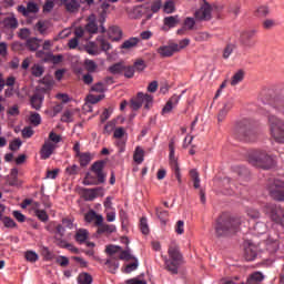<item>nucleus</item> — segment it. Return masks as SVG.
I'll return each instance as SVG.
<instances>
[{
  "label": "nucleus",
  "mask_w": 284,
  "mask_h": 284,
  "mask_svg": "<svg viewBox=\"0 0 284 284\" xmlns=\"http://www.w3.org/2000/svg\"><path fill=\"white\" fill-rule=\"evenodd\" d=\"M169 258L164 257L165 268L172 274H179V267L183 265V255L176 242H172L169 246Z\"/></svg>",
  "instance_id": "nucleus-1"
},
{
  "label": "nucleus",
  "mask_w": 284,
  "mask_h": 284,
  "mask_svg": "<svg viewBox=\"0 0 284 284\" xmlns=\"http://www.w3.org/2000/svg\"><path fill=\"white\" fill-rule=\"evenodd\" d=\"M248 163H251V165H254V168H262V170H272V168H274V165L276 164V160H274V156L268 155L265 152L257 151L248 156Z\"/></svg>",
  "instance_id": "nucleus-2"
},
{
  "label": "nucleus",
  "mask_w": 284,
  "mask_h": 284,
  "mask_svg": "<svg viewBox=\"0 0 284 284\" xmlns=\"http://www.w3.org/2000/svg\"><path fill=\"white\" fill-rule=\"evenodd\" d=\"M103 168H105L104 161H97L91 166V172L95 174L97 179L92 178V174L87 173L83 185H98L99 183H105V173L103 172Z\"/></svg>",
  "instance_id": "nucleus-3"
},
{
  "label": "nucleus",
  "mask_w": 284,
  "mask_h": 284,
  "mask_svg": "<svg viewBox=\"0 0 284 284\" xmlns=\"http://www.w3.org/2000/svg\"><path fill=\"white\" fill-rule=\"evenodd\" d=\"M241 225V222L236 219H230L224 220L223 216H221L217 220L215 232L216 236H225L226 234H230V232H236V229Z\"/></svg>",
  "instance_id": "nucleus-4"
},
{
  "label": "nucleus",
  "mask_w": 284,
  "mask_h": 284,
  "mask_svg": "<svg viewBox=\"0 0 284 284\" xmlns=\"http://www.w3.org/2000/svg\"><path fill=\"white\" fill-rule=\"evenodd\" d=\"M268 123L271 125V134L277 143H284V123L283 120L276 115H268Z\"/></svg>",
  "instance_id": "nucleus-5"
},
{
  "label": "nucleus",
  "mask_w": 284,
  "mask_h": 284,
  "mask_svg": "<svg viewBox=\"0 0 284 284\" xmlns=\"http://www.w3.org/2000/svg\"><path fill=\"white\" fill-rule=\"evenodd\" d=\"M267 190L274 201H284V182L281 180H274L268 184Z\"/></svg>",
  "instance_id": "nucleus-6"
},
{
  "label": "nucleus",
  "mask_w": 284,
  "mask_h": 284,
  "mask_svg": "<svg viewBox=\"0 0 284 284\" xmlns=\"http://www.w3.org/2000/svg\"><path fill=\"white\" fill-rule=\"evenodd\" d=\"M265 212L275 223H280V225H284V211L281 207H277L274 204H267L265 206Z\"/></svg>",
  "instance_id": "nucleus-7"
},
{
  "label": "nucleus",
  "mask_w": 284,
  "mask_h": 284,
  "mask_svg": "<svg viewBox=\"0 0 284 284\" xmlns=\"http://www.w3.org/2000/svg\"><path fill=\"white\" fill-rule=\"evenodd\" d=\"M196 21H210L212 19V6L203 0L200 9L194 13Z\"/></svg>",
  "instance_id": "nucleus-8"
},
{
  "label": "nucleus",
  "mask_w": 284,
  "mask_h": 284,
  "mask_svg": "<svg viewBox=\"0 0 284 284\" xmlns=\"http://www.w3.org/2000/svg\"><path fill=\"white\" fill-rule=\"evenodd\" d=\"M258 134L256 131L250 126L240 125L239 129V139L240 141H244L245 143H252L256 141Z\"/></svg>",
  "instance_id": "nucleus-9"
},
{
  "label": "nucleus",
  "mask_w": 284,
  "mask_h": 284,
  "mask_svg": "<svg viewBox=\"0 0 284 284\" xmlns=\"http://www.w3.org/2000/svg\"><path fill=\"white\" fill-rule=\"evenodd\" d=\"M186 92L187 90H183L180 95L173 94L162 109V114H170V112H172V110L179 105V101H181L183 94Z\"/></svg>",
  "instance_id": "nucleus-10"
},
{
  "label": "nucleus",
  "mask_w": 284,
  "mask_h": 284,
  "mask_svg": "<svg viewBox=\"0 0 284 284\" xmlns=\"http://www.w3.org/2000/svg\"><path fill=\"white\" fill-rule=\"evenodd\" d=\"M258 256V246L247 241L244 243V258L245 261H255Z\"/></svg>",
  "instance_id": "nucleus-11"
},
{
  "label": "nucleus",
  "mask_w": 284,
  "mask_h": 284,
  "mask_svg": "<svg viewBox=\"0 0 284 284\" xmlns=\"http://www.w3.org/2000/svg\"><path fill=\"white\" fill-rule=\"evenodd\" d=\"M256 36V29L245 30L241 32L240 42L244 48H254V42L251 39H254Z\"/></svg>",
  "instance_id": "nucleus-12"
},
{
  "label": "nucleus",
  "mask_w": 284,
  "mask_h": 284,
  "mask_svg": "<svg viewBox=\"0 0 284 284\" xmlns=\"http://www.w3.org/2000/svg\"><path fill=\"white\" fill-rule=\"evenodd\" d=\"M59 145L52 144L50 141H44L42 148L40 149V158L42 161L50 159L54 154V150H57Z\"/></svg>",
  "instance_id": "nucleus-13"
},
{
  "label": "nucleus",
  "mask_w": 284,
  "mask_h": 284,
  "mask_svg": "<svg viewBox=\"0 0 284 284\" xmlns=\"http://www.w3.org/2000/svg\"><path fill=\"white\" fill-rule=\"evenodd\" d=\"M181 23V18L179 16H169L163 19L162 30L168 32L172 28H176Z\"/></svg>",
  "instance_id": "nucleus-14"
},
{
  "label": "nucleus",
  "mask_w": 284,
  "mask_h": 284,
  "mask_svg": "<svg viewBox=\"0 0 284 284\" xmlns=\"http://www.w3.org/2000/svg\"><path fill=\"white\" fill-rule=\"evenodd\" d=\"M156 52L162 59H170V57H174L176 50L174 49V44L171 43L169 45H161L156 49Z\"/></svg>",
  "instance_id": "nucleus-15"
},
{
  "label": "nucleus",
  "mask_w": 284,
  "mask_h": 284,
  "mask_svg": "<svg viewBox=\"0 0 284 284\" xmlns=\"http://www.w3.org/2000/svg\"><path fill=\"white\" fill-rule=\"evenodd\" d=\"M45 99V95L41 92H36L31 98H30V105L32 110H41L43 106V101Z\"/></svg>",
  "instance_id": "nucleus-16"
},
{
  "label": "nucleus",
  "mask_w": 284,
  "mask_h": 284,
  "mask_svg": "<svg viewBox=\"0 0 284 284\" xmlns=\"http://www.w3.org/2000/svg\"><path fill=\"white\" fill-rule=\"evenodd\" d=\"M85 30L90 34H97L99 32V24L97 23V16H94V13L89 16Z\"/></svg>",
  "instance_id": "nucleus-17"
},
{
  "label": "nucleus",
  "mask_w": 284,
  "mask_h": 284,
  "mask_svg": "<svg viewBox=\"0 0 284 284\" xmlns=\"http://www.w3.org/2000/svg\"><path fill=\"white\" fill-rule=\"evenodd\" d=\"M108 37L111 41H121L123 39V31L116 26H112L108 30Z\"/></svg>",
  "instance_id": "nucleus-18"
},
{
  "label": "nucleus",
  "mask_w": 284,
  "mask_h": 284,
  "mask_svg": "<svg viewBox=\"0 0 284 284\" xmlns=\"http://www.w3.org/2000/svg\"><path fill=\"white\" fill-rule=\"evenodd\" d=\"M140 42L141 38L131 37L120 45V50H132V48H136Z\"/></svg>",
  "instance_id": "nucleus-19"
},
{
  "label": "nucleus",
  "mask_w": 284,
  "mask_h": 284,
  "mask_svg": "<svg viewBox=\"0 0 284 284\" xmlns=\"http://www.w3.org/2000/svg\"><path fill=\"white\" fill-rule=\"evenodd\" d=\"M265 281V275L261 271L253 272L246 280L247 284H261Z\"/></svg>",
  "instance_id": "nucleus-20"
},
{
  "label": "nucleus",
  "mask_w": 284,
  "mask_h": 284,
  "mask_svg": "<svg viewBox=\"0 0 284 284\" xmlns=\"http://www.w3.org/2000/svg\"><path fill=\"white\" fill-rule=\"evenodd\" d=\"M139 99L145 110H150V108H152V103H154V97L148 93L139 92Z\"/></svg>",
  "instance_id": "nucleus-21"
},
{
  "label": "nucleus",
  "mask_w": 284,
  "mask_h": 284,
  "mask_svg": "<svg viewBox=\"0 0 284 284\" xmlns=\"http://www.w3.org/2000/svg\"><path fill=\"white\" fill-rule=\"evenodd\" d=\"M84 50L91 57H99V54H101V48H99V44H97V42L87 43L84 45Z\"/></svg>",
  "instance_id": "nucleus-22"
},
{
  "label": "nucleus",
  "mask_w": 284,
  "mask_h": 284,
  "mask_svg": "<svg viewBox=\"0 0 284 284\" xmlns=\"http://www.w3.org/2000/svg\"><path fill=\"white\" fill-rule=\"evenodd\" d=\"M67 12L74 14L79 12V8H81V2L79 0H70L64 3Z\"/></svg>",
  "instance_id": "nucleus-23"
},
{
  "label": "nucleus",
  "mask_w": 284,
  "mask_h": 284,
  "mask_svg": "<svg viewBox=\"0 0 284 284\" xmlns=\"http://www.w3.org/2000/svg\"><path fill=\"white\" fill-rule=\"evenodd\" d=\"M104 265H108L109 272H111V274H115L119 270V261H116L114 256L106 258L104 261Z\"/></svg>",
  "instance_id": "nucleus-24"
},
{
  "label": "nucleus",
  "mask_w": 284,
  "mask_h": 284,
  "mask_svg": "<svg viewBox=\"0 0 284 284\" xmlns=\"http://www.w3.org/2000/svg\"><path fill=\"white\" fill-rule=\"evenodd\" d=\"M144 160H145V151L141 146H136L133 153V161L138 165H141V163H143Z\"/></svg>",
  "instance_id": "nucleus-25"
},
{
  "label": "nucleus",
  "mask_w": 284,
  "mask_h": 284,
  "mask_svg": "<svg viewBox=\"0 0 284 284\" xmlns=\"http://www.w3.org/2000/svg\"><path fill=\"white\" fill-rule=\"evenodd\" d=\"M90 233L85 229H79L75 233V241L77 243L83 244L88 241V236Z\"/></svg>",
  "instance_id": "nucleus-26"
},
{
  "label": "nucleus",
  "mask_w": 284,
  "mask_h": 284,
  "mask_svg": "<svg viewBox=\"0 0 284 284\" xmlns=\"http://www.w3.org/2000/svg\"><path fill=\"white\" fill-rule=\"evenodd\" d=\"M41 114L34 111L29 112V123L31 125H33L34 128H39V125H41Z\"/></svg>",
  "instance_id": "nucleus-27"
},
{
  "label": "nucleus",
  "mask_w": 284,
  "mask_h": 284,
  "mask_svg": "<svg viewBox=\"0 0 284 284\" xmlns=\"http://www.w3.org/2000/svg\"><path fill=\"white\" fill-rule=\"evenodd\" d=\"M3 26L10 30H17L19 28V20L14 17H8L3 20Z\"/></svg>",
  "instance_id": "nucleus-28"
},
{
  "label": "nucleus",
  "mask_w": 284,
  "mask_h": 284,
  "mask_svg": "<svg viewBox=\"0 0 284 284\" xmlns=\"http://www.w3.org/2000/svg\"><path fill=\"white\" fill-rule=\"evenodd\" d=\"M236 50V42H229L223 50V59L227 60L232 57V53Z\"/></svg>",
  "instance_id": "nucleus-29"
},
{
  "label": "nucleus",
  "mask_w": 284,
  "mask_h": 284,
  "mask_svg": "<svg viewBox=\"0 0 284 284\" xmlns=\"http://www.w3.org/2000/svg\"><path fill=\"white\" fill-rule=\"evenodd\" d=\"M169 150H170L169 161H170L171 168L179 166V161L176 160V156H174V142H170Z\"/></svg>",
  "instance_id": "nucleus-30"
},
{
  "label": "nucleus",
  "mask_w": 284,
  "mask_h": 284,
  "mask_svg": "<svg viewBox=\"0 0 284 284\" xmlns=\"http://www.w3.org/2000/svg\"><path fill=\"white\" fill-rule=\"evenodd\" d=\"M97 42L99 43V45L101 48L100 49L101 52H108L109 50H112V44L108 40H105V38L98 37Z\"/></svg>",
  "instance_id": "nucleus-31"
},
{
  "label": "nucleus",
  "mask_w": 284,
  "mask_h": 284,
  "mask_svg": "<svg viewBox=\"0 0 284 284\" xmlns=\"http://www.w3.org/2000/svg\"><path fill=\"white\" fill-rule=\"evenodd\" d=\"M253 230L256 236H261L262 234H265V232H267V224L264 222H256Z\"/></svg>",
  "instance_id": "nucleus-32"
},
{
  "label": "nucleus",
  "mask_w": 284,
  "mask_h": 284,
  "mask_svg": "<svg viewBox=\"0 0 284 284\" xmlns=\"http://www.w3.org/2000/svg\"><path fill=\"white\" fill-rule=\"evenodd\" d=\"M116 232V226L114 224H103L98 229V234H112Z\"/></svg>",
  "instance_id": "nucleus-33"
},
{
  "label": "nucleus",
  "mask_w": 284,
  "mask_h": 284,
  "mask_svg": "<svg viewBox=\"0 0 284 284\" xmlns=\"http://www.w3.org/2000/svg\"><path fill=\"white\" fill-rule=\"evenodd\" d=\"M230 110H232V104H224L217 115L219 123H223V121H225V116H227Z\"/></svg>",
  "instance_id": "nucleus-34"
},
{
  "label": "nucleus",
  "mask_w": 284,
  "mask_h": 284,
  "mask_svg": "<svg viewBox=\"0 0 284 284\" xmlns=\"http://www.w3.org/2000/svg\"><path fill=\"white\" fill-rule=\"evenodd\" d=\"M243 79H245V72H243V70H239L232 77L231 85H239V83H241V81H243Z\"/></svg>",
  "instance_id": "nucleus-35"
},
{
  "label": "nucleus",
  "mask_w": 284,
  "mask_h": 284,
  "mask_svg": "<svg viewBox=\"0 0 284 284\" xmlns=\"http://www.w3.org/2000/svg\"><path fill=\"white\" fill-rule=\"evenodd\" d=\"M97 197V189H84L83 199L84 201H94Z\"/></svg>",
  "instance_id": "nucleus-36"
},
{
  "label": "nucleus",
  "mask_w": 284,
  "mask_h": 284,
  "mask_svg": "<svg viewBox=\"0 0 284 284\" xmlns=\"http://www.w3.org/2000/svg\"><path fill=\"white\" fill-rule=\"evenodd\" d=\"M48 22L45 21H38L36 23L34 30H37V32H39L40 34H48Z\"/></svg>",
  "instance_id": "nucleus-37"
},
{
  "label": "nucleus",
  "mask_w": 284,
  "mask_h": 284,
  "mask_svg": "<svg viewBox=\"0 0 284 284\" xmlns=\"http://www.w3.org/2000/svg\"><path fill=\"white\" fill-rule=\"evenodd\" d=\"M39 43H41V40L38 38H30L27 40V48L32 50V52H36V50H39Z\"/></svg>",
  "instance_id": "nucleus-38"
},
{
  "label": "nucleus",
  "mask_w": 284,
  "mask_h": 284,
  "mask_svg": "<svg viewBox=\"0 0 284 284\" xmlns=\"http://www.w3.org/2000/svg\"><path fill=\"white\" fill-rule=\"evenodd\" d=\"M123 70H125V65L122 63H115L109 67L110 74H123Z\"/></svg>",
  "instance_id": "nucleus-39"
},
{
  "label": "nucleus",
  "mask_w": 284,
  "mask_h": 284,
  "mask_svg": "<svg viewBox=\"0 0 284 284\" xmlns=\"http://www.w3.org/2000/svg\"><path fill=\"white\" fill-rule=\"evenodd\" d=\"M92 275L90 273H80L78 276L79 284H92Z\"/></svg>",
  "instance_id": "nucleus-40"
},
{
  "label": "nucleus",
  "mask_w": 284,
  "mask_h": 284,
  "mask_svg": "<svg viewBox=\"0 0 284 284\" xmlns=\"http://www.w3.org/2000/svg\"><path fill=\"white\" fill-rule=\"evenodd\" d=\"M44 141H50L51 144L59 145V143H61V141H63V139L61 138V135L57 134L54 131H51L49 133V139H47Z\"/></svg>",
  "instance_id": "nucleus-41"
},
{
  "label": "nucleus",
  "mask_w": 284,
  "mask_h": 284,
  "mask_svg": "<svg viewBox=\"0 0 284 284\" xmlns=\"http://www.w3.org/2000/svg\"><path fill=\"white\" fill-rule=\"evenodd\" d=\"M190 175L193 179L195 190H199V187H201V178H199V171H196V169H192L190 171Z\"/></svg>",
  "instance_id": "nucleus-42"
},
{
  "label": "nucleus",
  "mask_w": 284,
  "mask_h": 284,
  "mask_svg": "<svg viewBox=\"0 0 284 284\" xmlns=\"http://www.w3.org/2000/svg\"><path fill=\"white\" fill-rule=\"evenodd\" d=\"M186 45H190V39L187 38L180 40L179 43H173L175 52H181V50H185Z\"/></svg>",
  "instance_id": "nucleus-43"
},
{
  "label": "nucleus",
  "mask_w": 284,
  "mask_h": 284,
  "mask_svg": "<svg viewBox=\"0 0 284 284\" xmlns=\"http://www.w3.org/2000/svg\"><path fill=\"white\" fill-rule=\"evenodd\" d=\"M80 165L85 168V165H90V161H92V155L90 153H80Z\"/></svg>",
  "instance_id": "nucleus-44"
},
{
  "label": "nucleus",
  "mask_w": 284,
  "mask_h": 284,
  "mask_svg": "<svg viewBox=\"0 0 284 284\" xmlns=\"http://www.w3.org/2000/svg\"><path fill=\"white\" fill-rule=\"evenodd\" d=\"M174 10H176L174 1L168 0L163 6V12H165L166 14H172V12H174Z\"/></svg>",
  "instance_id": "nucleus-45"
},
{
  "label": "nucleus",
  "mask_w": 284,
  "mask_h": 284,
  "mask_svg": "<svg viewBox=\"0 0 284 284\" xmlns=\"http://www.w3.org/2000/svg\"><path fill=\"white\" fill-rule=\"evenodd\" d=\"M41 83L44 85V90H52V85H54V79L51 75H45Z\"/></svg>",
  "instance_id": "nucleus-46"
},
{
  "label": "nucleus",
  "mask_w": 284,
  "mask_h": 284,
  "mask_svg": "<svg viewBox=\"0 0 284 284\" xmlns=\"http://www.w3.org/2000/svg\"><path fill=\"white\" fill-rule=\"evenodd\" d=\"M24 257L29 263H37L39 261V254L34 251H27Z\"/></svg>",
  "instance_id": "nucleus-47"
},
{
  "label": "nucleus",
  "mask_w": 284,
  "mask_h": 284,
  "mask_svg": "<svg viewBox=\"0 0 284 284\" xmlns=\"http://www.w3.org/2000/svg\"><path fill=\"white\" fill-rule=\"evenodd\" d=\"M273 110L284 112V97L276 98L273 103Z\"/></svg>",
  "instance_id": "nucleus-48"
},
{
  "label": "nucleus",
  "mask_w": 284,
  "mask_h": 284,
  "mask_svg": "<svg viewBox=\"0 0 284 284\" xmlns=\"http://www.w3.org/2000/svg\"><path fill=\"white\" fill-rule=\"evenodd\" d=\"M120 252H121V254L119 255V258L121 261H132V258H134L132 256V251L130 250V247H126V250L120 251Z\"/></svg>",
  "instance_id": "nucleus-49"
},
{
  "label": "nucleus",
  "mask_w": 284,
  "mask_h": 284,
  "mask_svg": "<svg viewBox=\"0 0 284 284\" xmlns=\"http://www.w3.org/2000/svg\"><path fill=\"white\" fill-rule=\"evenodd\" d=\"M262 28H264V30H272V28H276V20L270 18L263 20Z\"/></svg>",
  "instance_id": "nucleus-50"
},
{
  "label": "nucleus",
  "mask_w": 284,
  "mask_h": 284,
  "mask_svg": "<svg viewBox=\"0 0 284 284\" xmlns=\"http://www.w3.org/2000/svg\"><path fill=\"white\" fill-rule=\"evenodd\" d=\"M105 252L106 254L114 256V254H119V252H122V248L119 245H108Z\"/></svg>",
  "instance_id": "nucleus-51"
},
{
  "label": "nucleus",
  "mask_w": 284,
  "mask_h": 284,
  "mask_svg": "<svg viewBox=\"0 0 284 284\" xmlns=\"http://www.w3.org/2000/svg\"><path fill=\"white\" fill-rule=\"evenodd\" d=\"M21 145H23V142H21L20 139H16L9 143V150L17 152V150H20Z\"/></svg>",
  "instance_id": "nucleus-52"
},
{
  "label": "nucleus",
  "mask_w": 284,
  "mask_h": 284,
  "mask_svg": "<svg viewBox=\"0 0 284 284\" xmlns=\"http://www.w3.org/2000/svg\"><path fill=\"white\" fill-rule=\"evenodd\" d=\"M36 216L39 219V221H42V223H45L50 219L44 210H36Z\"/></svg>",
  "instance_id": "nucleus-53"
},
{
  "label": "nucleus",
  "mask_w": 284,
  "mask_h": 284,
  "mask_svg": "<svg viewBox=\"0 0 284 284\" xmlns=\"http://www.w3.org/2000/svg\"><path fill=\"white\" fill-rule=\"evenodd\" d=\"M140 229L142 234H150V226H148V219L142 217L140 220Z\"/></svg>",
  "instance_id": "nucleus-54"
},
{
  "label": "nucleus",
  "mask_w": 284,
  "mask_h": 284,
  "mask_svg": "<svg viewBox=\"0 0 284 284\" xmlns=\"http://www.w3.org/2000/svg\"><path fill=\"white\" fill-rule=\"evenodd\" d=\"M194 26H196L194 18H186L184 20V30H194Z\"/></svg>",
  "instance_id": "nucleus-55"
},
{
  "label": "nucleus",
  "mask_w": 284,
  "mask_h": 284,
  "mask_svg": "<svg viewBox=\"0 0 284 284\" xmlns=\"http://www.w3.org/2000/svg\"><path fill=\"white\" fill-rule=\"evenodd\" d=\"M72 116H73L72 111L67 110V111L63 112V114L61 116V121L63 123H72V121H73Z\"/></svg>",
  "instance_id": "nucleus-56"
},
{
  "label": "nucleus",
  "mask_w": 284,
  "mask_h": 284,
  "mask_svg": "<svg viewBox=\"0 0 284 284\" xmlns=\"http://www.w3.org/2000/svg\"><path fill=\"white\" fill-rule=\"evenodd\" d=\"M2 223H3L4 227H9V229L17 227V222H14V220H12L11 217H8V216H4L2 219Z\"/></svg>",
  "instance_id": "nucleus-57"
},
{
  "label": "nucleus",
  "mask_w": 284,
  "mask_h": 284,
  "mask_svg": "<svg viewBox=\"0 0 284 284\" xmlns=\"http://www.w3.org/2000/svg\"><path fill=\"white\" fill-rule=\"evenodd\" d=\"M33 77H42L43 75V68L40 64H34L31 69Z\"/></svg>",
  "instance_id": "nucleus-58"
},
{
  "label": "nucleus",
  "mask_w": 284,
  "mask_h": 284,
  "mask_svg": "<svg viewBox=\"0 0 284 284\" xmlns=\"http://www.w3.org/2000/svg\"><path fill=\"white\" fill-rule=\"evenodd\" d=\"M34 134V130H32V126H26L22 129V136L23 139H32Z\"/></svg>",
  "instance_id": "nucleus-59"
},
{
  "label": "nucleus",
  "mask_w": 284,
  "mask_h": 284,
  "mask_svg": "<svg viewBox=\"0 0 284 284\" xmlns=\"http://www.w3.org/2000/svg\"><path fill=\"white\" fill-rule=\"evenodd\" d=\"M175 232L180 235L184 234V232H185V222H183V220H180V221L176 222Z\"/></svg>",
  "instance_id": "nucleus-60"
},
{
  "label": "nucleus",
  "mask_w": 284,
  "mask_h": 284,
  "mask_svg": "<svg viewBox=\"0 0 284 284\" xmlns=\"http://www.w3.org/2000/svg\"><path fill=\"white\" fill-rule=\"evenodd\" d=\"M155 214L160 221H163V219H166L169 216L168 211L161 209V207H155Z\"/></svg>",
  "instance_id": "nucleus-61"
},
{
  "label": "nucleus",
  "mask_w": 284,
  "mask_h": 284,
  "mask_svg": "<svg viewBox=\"0 0 284 284\" xmlns=\"http://www.w3.org/2000/svg\"><path fill=\"white\" fill-rule=\"evenodd\" d=\"M27 10L30 13L37 14V12H39V4H37L36 2H28L27 4Z\"/></svg>",
  "instance_id": "nucleus-62"
},
{
  "label": "nucleus",
  "mask_w": 284,
  "mask_h": 284,
  "mask_svg": "<svg viewBox=\"0 0 284 284\" xmlns=\"http://www.w3.org/2000/svg\"><path fill=\"white\" fill-rule=\"evenodd\" d=\"M163 7V1L161 0H154L152 6H151V12H159V10H161V8Z\"/></svg>",
  "instance_id": "nucleus-63"
},
{
  "label": "nucleus",
  "mask_w": 284,
  "mask_h": 284,
  "mask_svg": "<svg viewBox=\"0 0 284 284\" xmlns=\"http://www.w3.org/2000/svg\"><path fill=\"white\" fill-rule=\"evenodd\" d=\"M123 72L126 79H132L134 77V67H124Z\"/></svg>",
  "instance_id": "nucleus-64"
}]
</instances>
